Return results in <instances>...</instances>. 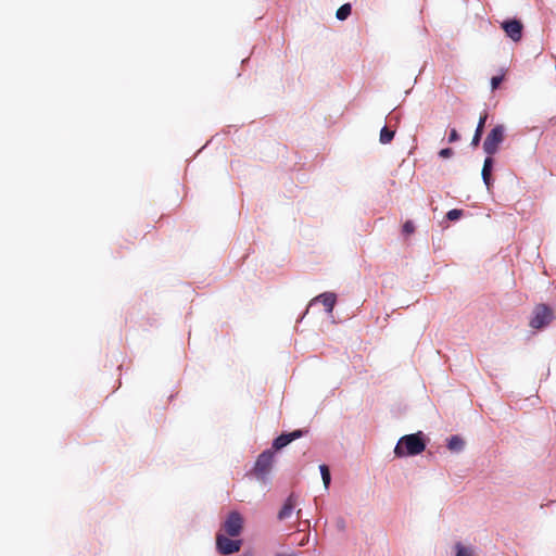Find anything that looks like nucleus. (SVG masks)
Instances as JSON below:
<instances>
[{"mask_svg":"<svg viewBox=\"0 0 556 556\" xmlns=\"http://www.w3.org/2000/svg\"><path fill=\"white\" fill-rule=\"evenodd\" d=\"M425 448H426V443L422 438V433L417 432V433L407 434V435L402 437L399 440V442L394 448V454L397 457H404L407 455H417V454H420L421 452H424Z\"/></svg>","mask_w":556,"mask_h":556,"instance_id":"1","label":"nucleus"},{"mask_svg":"<svg viewBox=\"0 0 556 556\" xmlns=\"http://www.w3.org/2000/svg\"><path fill=\"white\" fill-rule=\"evenodd\" d=\"M555 318L554 311L546 304L540 303L534 306L529 327L540 330L548 326Z\"/></svg>","mask_w":556,"mask_h":556,"instance_id":"2","label":"nucleus"},{"mask_svg":"<svg viewBox=\"0 0 556 556\" xmlns=\"http://www.w3.org/2000/svg\"><path fill=\"white\" fill-rule=\"evenodd\" d=\"M274 458L275 454L273 450H266L258 455L253 467V472L257 479L263 481L266 479L273 468Z\"/></svg>","mask_w":556,"mask_h":556,"instance_id":"3","label":"nucleus"},{"mask_svg":"<svg viewBox=\"0 0 556 556\" xmlns=\"http://www.w3.org/2000/svg\"><path fill=\"white\" fill-rule=\"evenodd\" d=\"M505 138V127L496 125L486 136L483 142V150L488 155H494Z\"/></svg>","mask_w":556,"mask_h":556,"instance_id":"4","label":"nucleus"},{"mask_svg":"<svg viewBox=\"0 0 556 556\" xmlns=\"http://www.w3.org/2000/svg\"><path fill=\"white\" fill-rule=\"evenodd\" d=\"M243 527V519L238 511H231L224 522V530L230 536H238Z\"/></svg>","mask_w":556,"mask_h":556,"instance_id":"5","label":"nucleus"},{"mask_svg":"<svg viewBox=\"0 0 556 556\" xmlns=\"http://www.w3.org/2000/svg\"><path fill=\"white\" fill-rule=\"evenodd\" d=\"M240 540H231L223 534H217L216 536V547L223 555L233 554L240 549Z\"/></svg>","mask_w":556,"mask_h":556,"instance_id":"6","label":"nucleus"},{"mask_svg":"<svg viewBox=\"0 0 556 556\" xmlns=\"http://www.w3.org/2000/svg\"><path fill=\"white\" fill-rule=\"evenodd\" d=\"M306 433H307L306 430H301V429L294 430L290 433H282L274 440L270 450H273L275 453L276 451H279V450L283 448L285 446H287L292 441L302 438Z\"/></svg>","mask_w":556,"mask_h":556,"instance_id":"7","label":"nucleus"},{"mask_svg":"<svg viewBox=\"0 0 556 556\" xmlns=\"http://www.w3.org/2000/svg\"><path fill=\"white\" fill-rule=\"evenodd\" d=\"M506 35L515 42L521 40L523 25L518 20H507L501 24Z\"/></svg>","mask_w":556,"mask_h":556,"instance_id":"8","label":"nucleus"},{"mask_svg":"<svg viewBox=\"0 0 556 556\" xmlns=\"http://www.w3.org/2000/svg\"><path fill=\"white\" fill-rule=\"evenodd\" d=\"M295 503H296V500H295L294 494H290L288 496V498L286 500L283 506L281 507V509L278 513V516H277L278 519L285 520V519L289 518L295 507Z\"/></svg>","mask_w":556,"mask_h":556,"instance_id":"9","label":"nucleus"},{"mask_svg":"<svg viewBox=\"0 0 556 556\" xmlns=\"http://www.w3.org/2000/svg\"><path fill=\"white\" fill-rule=\"evenodd\" d=\"M315 301H319L323 303V305L326 307V311L328 313H331L333 311V307L337 302V295L332 292H325L319 294Z\"/></svg>","mask_w":556,"mask_h":556,"instance_id":"10","label":"nucleus"},{"mask_svg":"<svg viewBox=\"0 0 556 556\" xmlns=\"http://www.w3.org/2000/svg\"><path fill=\"white\" fill-rule=\"evenodd\" d=\"M492 167H493V160L492 157L489 155L485 160H484V163H483V167H482V172H481V176H482V179L488 188V190H490L491 188V173H492Z\"/></svg>","mask_w":556,"mask_h":556,"instance_id":"11","label":"nucleus"},{"mask_svg":"<svg viewBox=\"0 0 556 556\" xmlns=\"http://www.w3.org/2000/svg\"><path fill=\"white\" fill-rule=\"evenodd\" d=\"M486 118H488V114L486 113H483L480 116L478 125H477V128H476V131H475V135H473L472 140H471V146L472 147H478L479 146Z\"/></svg>","mask_w":556,"mask_h":556,"instance_id":"12","label":"nucleus"},{"mask_svg":"<svg viewBox=\"0 0 556 556\" xmlns=\"http://www.w3.org/2000/svg\"><path fill=\"white\" fill-rule=\"evenodd\" d=\"M394 135H395V132H394L393 130H391L390 128H388L387 126H384V127L380 130L379 141H380L382 144L390 143V142L393 140Z\"/></svg>","mask_w":556,"mask_h":556,"instance_id":"13","label":"nucleus"},{"mask_svg":"<svg viewBox=\"0 0 556 556\" xmlns=\"http://www.w3.org/2000/svg\"><path fill=\"white\" fill-rule=\"evenodd\" d=\"M447 446L451 451H460L464 447V441L457 435H453L448 439Z\"/></svg>","mask_w":556,"mask_h":556,"instance_id":"14","label":"nucleus"},{"mask_svg":"<svg viewBox=\"0 0 556 556\" xmlns=\"http://www.w3.org/2000/svg\"><path fill=\"white\" fill-rule=\"evenodd\" d=\"M456 556H476L472 547L465 546L462 543L455 544Z\"/></svg>","mask_w":556,"mask_h":556,"instance_id":"15","label":"nucleus"},{"mask_svg":"<svg viewBox=\"0 0 556 556\" xmlns=\"http://www.w3.org/2000/svg\"><path fill=\"white\" fill-rule=\"evenodd\" d=\"M351 11H352L351 4L350 3H345V4L341 5L337 10L336 16H337L338 20L344 21V20H346L350 16Z\"/></svg>","mask_w":556,"mask_h":556,"instance_id":"16","label":"nucleus"},{"mask_svg":"<svg viewBox=\"0 0 556 556\" xmlns=\"http://www.w3.org/2000/svg\"><path fill=\"white\" fill-rule=\"evenodd\" d=\"M319 469H320V473H321V478H323V482L325 484L326 488L329 486L330 484V471H329V468L328 466L326 465H320L319 466Z\"/></svg>","mask_w":556,"mask_h":556,"instance_id":"17","label":"nucleus"},{"mask_svg":"<svg viewBox=\"0 0 556 556\" xmlns=\"http://www.w3.org/2000/svg\"><path fill=\"white\" fill-rule=\"evenodd\" d=\"M463 216V210L453 208L447 212L446 217L448 220H457Z\"/></svg>","mask_w":556,"mask_h":556,"instance_id":"18","label":"nucleus"},{"mask_svg":"<svg viewBox=\"0 0 556 556\" xmlns=\"http://www.w3.org/2000/svg\"><path fill=\"white\" fill-rule=\"evenodd\" d=\"M402 230H403V233L407 235V236L414 233L415 226H414L413 222L412 220L405 222Z\"/></svg>","mask_w":556,"mask_h":556,"instance_id":"19","label":"nucleus"},{"mask_svg":"<svg viewBox=\"0 0 556 556\" xmlns=\"http://www.w3.org/2000/svg\"><path fill=\"white\" fill-rule=\"evenodd\" d=\"M502 80H503V76L492 77V79H491L492 90H495L501 85Z\"/></svg>","mask_w":556,"mask_h":556,"instance_id":"20","label":"nucleus"},{"mask_svg":"<svg viewBox=\"0 0 556 556\" xmlns=\"http://www.w3.org/2000/svg\"><path fill=\"white\" fill-rule=\"evenodd\" d=\"M453 150L451 148H444L440 150L439 155L443 159H447L453 155Z\"/></svg>","mask_w":556,"mask_h":556,"instance_id":"21","label":"nucleus"},{"mask_svg":"<svg viewBox=\"0 0 556 556\" xmlns=\"http://www.w3.org/2000/svg\"><path fill=\"white\" fill-rule=\"evenodd\" d=\"M459 140V135L456 129H452L448 135V142L453 143Z\"/></svg>","mask_w":556,"mask_h":556,"instance_id":"22","label":"nucleus"},{"mask_svg":"<svg viewBox=\"0 0 556 556\" xmlns=\"http://www.w3.org/2000/svg\"><path fill=\"white\" fill-rule=\"evenodd\" d=\"M276 556H295V555H294V554H288V555H287V554H281V553H279V554H277Z\"/></svg>","mask_w":556,"mask_h":556,"instance_id":"23","label":"nucleus"},{"mask_svg":"<svg viewBox=\"0 0 556 556\" xmlns=\"http://www.w3.org/2000/svg\"><path fill=\"white\" fill-rule=\"evenodd\" d=\"M307 541H308V536H306L305 539H302L301 545H303Z\"/></svg>","mask_w":556,"mask_h":556,"instance_id":"24","label":"nucleus"},{"mask_svg":"<svg viewBox=\"0 0 556 556\" xmlns=\"http://www.w3.org/2000/svg\"><path fill=\"white\" fill-rule=\"evenodd\" d=\"M242 556H252L251 554H243Z\"/></svg>","mask_w":556,"mask_h":556,"instance_id":"25","label":"nucleus"}]
</instances>
